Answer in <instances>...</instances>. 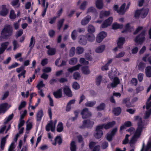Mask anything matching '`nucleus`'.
<instances>
[{"label": "nucleus", "instance_id": "obj_50", "mask_svg": "<svg viewBox=\"0 0 151 151\" xmlns=\"http://www.w3.org/2000/svg\"><path fill=\"white\" fill-rule=\"evenodd\" d=\"M105 106V105L104 103H101L96 107V109L98 110L101 111L104 109Z\"/></svg>", "mask_w": 151, "mask_h": 151}, {"label": "nucleus", "instance_id": "obj_13", "mask_svg": "<svg viewBox=\"0 0 151 151\" xmlns=\"http://www.w3.org/2000/svg\"><path fill=\"white\" fill-rule=\"evenodd\" d=\"M113 21V18L111 17L109 18L106 20L101 25L102 28H105L110 25Z\"/></svg>", "mask_w": 151, "mask_h": 151}, {"label": "nucleus", "instance_id": "obj_64", "mask_svg": "<svg viewBox=\"0 0 151 151\" xmlns=\"http://www.w3.org/2000/svg\"><path fill=\"white\" fill-rule=\"evenodd\" d=\"M151 114V109H150L146 112L145 115V119L147 118Z\"/></svg>", "mask_w": 151, "mask_h": 151}, {"label": "nucleus", "instance_id": "obj_51", "mask_svg": "<svg viewBox=\"0 0 151 151\" xmlns=\"http://www.w3.org/2000/svg\"><path fill=\"white\" fill-rule=\"evenodd\" d=\"M76 147L74 141H72L70 144V149L71 151H76Z\"/></svg>", "mask_w": 151, "mask_h": 151}, {"label": "nucleus", "instance_id": "obj_33", "mask_svg": "<svg viewBox=\"0 0 151 151\" xmlns=\"http://www.w3.org/2000/svg\"><path fill=\"white\" fill-rule=\"evenodd\" d=\"M121 109L119 107L114 108L113 109V112L116 115H119L121 112Z\"/></svg>", "mask_w": 151, "mask_h": 151}, {"label": "nucleus", "instance_id": "obj_1", "mask_svg": "<svg viewBox=\"0 0 151 151\" xmlns=\"http://www.w3.org/2000/svg\"><path fill=\"white\" fill-rule=\"evenodd\" d=\"M138 119L137 129L129 142V143L131 144H134L136 143L137 139L140 137L143 129L146 127V125L144 124L142 122V119L139 118L138 116L136 117V119Z\"/></svg>", "mask_w": 151, "mask_h": 151}, {"label": "nucleus", "instance_id": "obj_6", "mask_svg": "<svg viewBox=\"0 0 151 151\" xmlns=\"http://www.w3.org/2000/svg\"><path fill=\"white\" fill-rule=\"evenodd\" d=\"M94 122L93 121L90 119L86 120L83 121V124L80 127L81 128H84L85 127H92L94 124Z\"/></svg>", "mask_w": 151, "mask_h": 151}, {"label": "nucleus", "instance_id": "obj_37", "mask_svg": "<svg viewBox=\"0 0 151 151\" xmlns=\"http://www.w3.org/2000/svg\"><path fill=\"white\" fill-rule=\"evenodd\" d=\"M75 116L70 119L68 121L67 123V126L68 127H69L70 126V125H69L68 124L70 120H71L72 121H74L77 118L78 116V113L77 112H75Z\"/></svg>", "mask_w": 151, "mask_h": 151}, {"label": "nucleus", "instance_id": "obj_60", "mask_svg": "<svg viewBox=\"0 0 151 151\" xmlns=\"http://www.w3.org/2000/svg\"><path fill=\"white\" fill-rule=\"evenodd\" d=\"M76 30H74L71 33V37L73 40H75L76 37Z\"/></svg>", "mask_w": 151, "mask_h": 151}, {"label": "nucleus", "instance_id": "obj_3", "mask_svg": "<svg viewBox=\"0 0 151 151\" xmlns=\"http://www.w3.org/2000/svg\"><path fill=\"white\" fill-rule=\"evenodd\" d=\"M143 27L142 26L138 27L134 32V35L137 34L141 30H142L141 33L135 38L134 41L136 42L142 43L145 40V35L146 32L145 29H143Z\"/></svg>", "mask_w": 151, "mask_h": 151}, {"label": "nucleus", "instance_id": "obj_62", "mask_svg": "<svg viewBox=\"0 0 151 151\" xmlns=\"http://www.w3.org/2000/svg\"><path fill=\"white\" fill-rule=\"evenodd\" d=\"M19 65V64L17 63H14L12 64L11 65L9 66L8 68L9 69H11L17 67Z\"/></svg>", "mask_w": 151, "mask_h": 151}, {"label": "nucleus", "instance_id": "obj_17", "mask_svg": "<svg viewBox=\"0 0 151 151\" xmlns=\"http://www.w3.org/2000/svg\"><path fill=\"white\" fill-rule=\"evenodd\" d=\"M79 42L81 45H85L87 43L86 36L80 35L79 37Z\"/></svg>", "mask_w": 151, "mask_h": 151}, {"label": "nucleus", "instance_id": "obj_57", "mask_svg": "<svg viewBox=\"0 0 151 151\" xmlns=\"http://www.w3.org/2000/svg\"><path fill=\"white\" fill-rule=\"evenodd\" d=\"M15 143L14 142H12L8 149V151H14V150L15 147Z\"/></svg>", "mask_w": 151, "mask_h": 151}, {"label": "nucleus", "instance_id": "obj_15", "mask_svg": "<svg viewBox=\"0 0 151 151\" xmlns=\"http://www.w3.org/2000/svg\"><path fill=\"white\" fill-rule=\"evenodd\" d=\"M8 104L5 103L0 104V114L4 113L7 110Z\"/></svg>", "mask_w": 151, "mask_h": 151}, {"label": "nucleus", "instance_id": "obj_47", "mask_svg": "<svg viewBox=\"0 0 151 151\" xmlns=\"http://www.w3.org/2000/svg\"><path fill=\"white\" fill-rule=\"evenodd\" d=\"M76 52L78 54H82L84 51L83 48L81 47H78L76 48Z\"/></svg>", "mask_w": 151, "mask_h": 151}, {"label": "nucleus", "instance_id": "obj_36", "mask_svg": "<svg viewBox=\"0 0 151 151\" xmlns=\"http://www.w3.org/2000/svg\"><path fill=\"white\" fill-rule=\"evenodd\" d=\"M19 0H13L12 3V5L14 6V8H17L19 7L20 4L19 3Z\"/></svg>", "mask_w": 151, "mask_h": 151}, {"label": "nucleus", "instance_id": "obj_16", "mask_svg": "<svg viewBox=\"0 0 151 151\" xmlns=\"http://www.w3.org/2000/svg\"><path fill=\"white\" fill-rule=\"evenodd\" d=\"M46 48L48 49L47 53L49 55H54L56 52V49L54 48H51L50 45H47L46 46Z\"/></svg>", "mask_w": 151, "mask_h": 151}, {"label": "nucleus", "instance_id": "obj_25", "mask_svg": "<svg viewBox=\"0 0 151 151\" xmlns=\"http://www.w3.org/2000/svg\"><path fill=\"white\" fill-rule=\"evenodd\" d=\"M53 95L56 98H59L62 96V90L60 89L56 92L53 93Z\"/></svg>", "mask_w": 151, "mask_h": 151}, {"label": "nucleus", "instance_id": "obj_55", "mask_svg": "<svg viewBox=\"0 0 151 151\" xmlns=\"http://www.w3.org/2000/svg\"><path fill=\"white\" fill-rule=\"evenodd\" d=\"M130 135L127 134L126 135L123 141L122 144L124 145L127 144L129 142V137Z\"/></svg>", "mask_w": 151, "mask_h": 151}, {"label": "nucleus", "instance_id": "obj_35", "mask_svg": "<svg viewBox=\"0 0 151 151\" xmlns=\"http://www.w3.org/2000/svg\"><path fill=\"white\" fill-rule=\"evenodd\" d=\"M63 124L62 122H60L58 124L57 127V131L58 132H61L63 131Z\"/></svg>", "mask_w": 151, "mask_h": 151}, {"label": "nucleus", "instance_id": "obj_43", "mask_svg": "<svg viewBox=\"0 0 151 151\" xmlns=\"http://www.w3.org/2000/svg\"><path fill=\"white\" fill-rule=\"evenodd\" d=\"M73 77L75 80H79L81 77V75L78 72H76L73 74Z\"/></svg>", "mask_w": 151, "mask_h": 151}, {"label": "nucleus", "instance_id": "obj_11", "mask_svg": "<svg viewBox=\"0 0 151 151\" xmlns=\"http://www.w3.org/2000/svg\"><path fill=\"white\" fill-rule=\"evenodd\" d=\"M120 83V81L118 78L117 77H114V78L113 82L110 84H108L107 87L108 88H110L111 87L112 88L115 87Z\"/></svg>", "mask_w": 151, "mask_h": 151}, {"label": "nucleus", "instance_id": "obj_42", "mask_svg": "<svg viewBox=\"0 0 151 151\" xmlns=\"http://www.w3.org/2000/svg\"><path fill=\"white\" fill-rule=\"evenodd\" d=\"M96 103V101H89L85 103V106H86L93 107Z\"/></svg>", "mask_w": 151, "mask_h": 151}, {"label": "nucleus", "instance_id": "obj_5", "mask_svg": "<svg viewBox=\"0 0 151 151\" xmlns=\"http://www.w3.org/2000/svg\"><path fill=\"white\" fill-rule=\"evenodd\" d=\"M103 127V126H98L96 127L95 133L94 134L96 138L99 139L103 135V134L102 130Z\"/></svg>", "mask_w": 151, "mask_h": 151}, {"label": "nucleus", "instance_id": "obj_7", "mask_svg": "<svg viewBox=\"0 0 151 151\" xmlns=\"http://www.w3.org/2000/svg\"><path fill=\"white\" fill-rule=\"evenodd\" d=\"M57 122V120H55L54 122V124H53L52 121L51 120L46 126V130L49 132L50 130H51L52 132H54L55 130V127Z\"/></svg>", "mask_w": 151, "mask_h": 151}, {"label": "nucleus", "instance_id": "obj_23", "mask_svg": "<svg viewBox=\"0 0 151 151\" xmlns=\"http://www.w3.org/2000/svg\"><path fill=\"white\" fill-rule=\"evenodd\" d=\"M125 42V39L123 37H120L119 38L117 45L118 47L119 48L122 47V46Z\"/></svg>", "mask_w": 151, "mask_h": 151}, {"label": "nucleus", "instance_id": "obj_30", "mask_svg": "<svg viewBox=\"0 0 151 151\" xmlns=\"http://www.w3.org/2000/svg\"><path fill=\"white\" fill-rule=\"evenodd\" d=\"M96 6L99 9H101L103 7L102 0H97L96 2Z\"/></svg>", "mask_w": 151, "mask_h": 151}, {"label": "nucleus", "instance_id": "obj_20", "mask_svg": "<svg viewBox=\"0 0 151 151\" xmlns=\"http://www.w3.org/2000/svg\"><path fill=\"white\" fill-rule=\"evenodd\" d=\"M115 121H112L109 122L106 124H103L99 126H103V129L104 128L105 129H108L112 127L115 124Z\"/></svg>", "mask_w": 151, "mask_h": 151}, {"label": "nucleus", "instance_id": "obj_49", "mask_svg": "<svg viewBox=\"0 0 151 151\" xmlns=\"http://www.w3.org/2000/svg\"><path fill=\"white\" fill-rule=\"evenodd\" d=\"M13 44L14 46L13 50H15L17 48L19 47L17 40H14L13 41Z\"/></svg>", "mask_w": 151, "mask_h": 151}, {"label": "nucleus", "instance_id": "obj_4", "mask_svg": "<svg viewBox=\"0 0 151 151\" xmlns=\"http://www.w3.org/2000/svg\"><path fill=\"white\" fill-rule=\"evenodd\" d=\"M12 28L11 26L6 25L1 31V37L4 39L7 38L12 35Z\"/></svg>", "mask_w": 151, "mask_h": 151}, {"label": "nucleus", "instance_id": "obj_46", "mask_svg": "<svg viewBox=\"0 0 151 151\" xmlns=\"http://www.w3.org/2000/svg\"><path fill=\"white\" fill-rule=\"evenodd\" d=\"M145 66V63L142 62H140L138 66L139 70L141 71H142L143 70Z\"/></svg>", "mask_w": 151, "mask_h": 151}, {"label": "nucleus", "instance_id": "obj_22", "mask_svg": "<svg viewBox=\"0 0 151 151\" xmlns=\"http://www.w3.org/2000/svg\"><path fill=\"white\" fill-rule=\"evenodd\" d=\"M149 11L147 8L143 9L140 10V16L142 18L145 17L147 15Z\"/></svg>", "mask_w": 151, "mask_h": 151}, {"label": "nucleus", "instance_id": "obj_12", "mask_svg": "<svg viewBox=\"0 0 151 151\" xmlns=\"http://www.w3.org/2000/svg\"><path fill=\"white\" fill-rule=\"evenodd\" d=\"M82 117L83 119L86 118L90 117L91 115V112L88 111L87 108L84 109L81 112Z\"/></svg>", "mask_w": 151, "mask_h": 151}, {"label": "nucleus", "instance_id": "obj_53", "mask_svg": "<svg viewBox=\"0 0 151 151\" xmlns=\"http://www.w3.org/2000/svg\"><path fill=\"white\" fill-rule=\"evenodd\" d=\"M25 67L24 66L22 65L19 68H18L16 69V70L17 72L18 73H19L21 72H23L25 70H24Z\"/></svg>", "mask_w": 151, "mask_h": 151}, {"label": "nucleus", "instance_id": "obj_54", "mask_svg": "<svg viewBox=\"0 0 151 151\" xmlns=\"http://www.w3.org/2000/svg\"><path fill=\"white\" fill-rule=\"evenodd\" d=\"M75 48L74 47H72L70 50L69 55L70 57L73 56L75 54Z\"/></svg>", "mask_w": 151, "mask_h": 151}, {"label": "nucleus", "instance_id": "obj_48", "mask_svg": "<svg viewBox=\"0 0 151 151\" xmlns=\"http://www.w3.org/2000/svg\"><path fill=\"white\" fill-rule=\"evenodd\" d=\"M77 62V59L76 58H71L69 61V63L71 65L75 64Z\"/></svg>", "mask_w": 151, "mask_h": 151}, {"label": "nucleus", "instance_id": "obj_24", "mask_svg": "<svg viewBox=\"0 0 151 151\" xmlns=\"http://www.w3.org/2000/svg\"><path fill=\"white\" fill-rule=\"evenodd\" d=\"M81 66V64H78L71 68H69L68 69V72L72 73L74 71L78 70Z\"/></svg>", "mask_w": 151, "mask_h": 151}, {"label": "nucleus", "instance_id": "obj_31", "mask_svg": "<svg viewBox=\"0 0 151 151\" xmlns=\"http://www.w3.org/2000/svg\"><path fill=\"white\" fill-rule=\"evenodd\" d=\"M88 31L90 34H92L95 31V27L92 25H89L88 27Z\"/></svg>", "mask_w": 151, "mask_h": 151}, {"label": "nucleus", "instance_id": "obj_56", "mask_svg": "<svg viewBox=\"0 0 151 151\" xmlns=\"http://www.w3.org/2000/svg\"><path fill=\"white\" fill-rule=\"evenodd\" d=\"M80 62L81 63L84 65H87L88 64V62L86 61L83 58H81L80 59Z\"/></svg>", "mask_w": 151, "mask_h": 151}, {"label": "nucleus", "instance_id": "obj_28", "mask_svg": "<svg viewBox=\"0 0 151 151\" xmlns=\"http://www.w3.org/2000/svg\"><path fill=\"white\" fill-rule=\"evenodd\" d=\"M145 73L147 77H151V66L147 67L145 69Z\"/></svg>", "mask_w": 151, "mask_h": 151}, {"label": "nucleus", "instance_id": "obj_26", "mask_svg": "<svg viewBox=\"0 0 151 151\" xmlns=\"http://www.w3.org/2000/svg\"><path fill=\"white\" fill-rule=\"evenodd\" d=\"M86 36V39L90 42H92L95 40V36L92 34H87Z\"/></svg>", "mask_w": 151, "mask_h": 151}, {"label": "nucleus", "instance_id": "obj_41", "mask_svg": "<svg viewBox=\"0 0 151 151\" xmlns=\"http://www.w3.org/2000/svg\"><path fill=\"white\" fill-rule=\"evenodd\" d=\"M16 17L14 11L12 9L11 10L9 14V17L11 19H14Z\"/></svg>", "mask_w": 151, "mask_h": 151}, {"label": "nucleus", "instance_id": "obj_40", "mask_svg": "<svg viewBox=\"0 0 151 151\" xmlns=\"http://www.w3.org/2000/svg\"><path fill=\"white\" fill-rule=\"evenodd\" d=\"M133 28L132 27H130L129 24H127L125 26V29L122 31V33H124L127 31L131 32Z\"/></svg>", "mask_w": 151, "mask_h": 151}, {"label": "nucleus", "instance_id": "obj_18", "mask_svg": "<svg viewBox=\"0 0 151 151\" xmlns=\"http://www.w3.org/2000/svg\"><path fill=\"white\" fill-rule=\"evenodd\" d=\"M63 91L64 93L66 96L69 97L72 96V92L68 86H65L63 88Z\"/></svg>", "mask_w": 151, "mask_h": 151}, {"label": "nucleus", "instance_id": "obj_59", "mask_svg": "<svg viewBox=\"0 0 151 151\" xmlns=\"http://www.w3.org/2000/svg\"><path fill=\"white\" fill-rule=\"evenodd\" d=\"M73 87L75 89H78L80 88V86L77 82H74L73 83Z\"/></svg>", "mask_w": 151, "mask_h": 151}, {"label": "nucleus", "instance_id": "obj_29", "mask_svg": "<svg viewBox=\"0 0 151 151\" xmlns=\"http://www.w3.org/2000/svg\"><path fill=\"white\" fill-rule=\"evenodd\" d=\"M35 42V38L33 36H32L30 39V42L29 44V47H30V50L32 49L34 46Z\"/></svg>", "mask_w": 151, "mask_h": 151}, {"label": "nucleus", "instance_id": "obj_2", "mask_svg": "<svg viewBox=\"0 0 151 151\" xmlns=\"http://www.w3.org/2000/svg\"><path fill=\"white\" fill-rule=\"evenodd\" d=\"M138 119L137 129L129 142V143L131 144H134L136 143L137 139L140 137L143 129L146 127V125L144 124L142 122V119L139 118L138 116L136 117V119Z\"/></svg>", "mask_w": 151, "mask_h": 151}, {"label": "nucleus", "instance_id": "obj_34", "mask_svg": "<svg viewBox=\"0 0 151 151\" xmlns=\"http://www.w3.org/2000/svg\"><path fill=\"white\" fill-rule=\"evenodd\" d=\"M102 80V77L101 75H99L96 77V84L97 86L99 85Z\"/></svg>", "mask_w": 151, "mask_h": 151}, {"label": "nucleus", "instance_id": "obj_32", "mask_svg": "<svg viewBox=\"0 0 151 151\" xmlns=\"http://www.w3.org/2000/svg\"><path fill=\"white\" fill-rule=\"evenodd\" d=\"M105 48V46L103 45L98 47L95 50L97 53H101L103 51Z\"/></svg>", "mask_w": 151, "mask_h": 151}, {"label": "nucleus", "instance_id": "obj_9", "mask_svg": "<svg viewBox=\"0 0 151 151\" xmlns=\"http://www.w3.org/2000/svg\"><path fill=\"white\" fill-rule=\"evenodd\" d=\"M126 6V4L124 3L120 7V9L117 10V9L118 7L117 5H115L114 6V9L116 11H117V12L120 14L123 15L124 14L125 11L124 10L125 6Z\"/></svg>", "mask_w": 151, "mask_h": 151}, {"label": "nucleus", "instance_id": "obj_21", "mask_svg": "<svg viewBox=\"0 0 151 151\" xmlns=\"http://www.w3.org/2000/svg\"><path fill=\"white\" fill-rule=\"evenodd\" d=\"M43 115V111L42 110L39 111L36 114V119L37 121H40Z\"/></svg>", "mask_w": 151, "mask_h": 151}, {"label": "nucleus", "instance_id": "obj_39", "mask_svg": "<svg viewBox=\"0 0 151 151\" xmlns=\"http://www.w3.org/2000/svg\"><path fill=\"white\" fill-rule=\"evenodd\" d=\"M110 14V12L109 11H104L101 12L100 14V17L102 18L104 16H107Z\"/></svg>", "mask_w": 151, "mask_h": 151}, {"label": "nucleus", "instance_id": "obj_14", "mask_svg": "<svg viewBox=\"0 0 151 151\" xmlns=\"http://www.w3.org/2000/svg\"><path fill=\"white\" fill-rule=\"evenodd\" d=\"M9 45V42H6L1 44V47H0V55L4 53Z\"/></svg>", "mask_w": 151, "mask_h": 151}, {"label": "nucleus", "instance_id": "obj_38", "mask_svg": "<svg viewBox=\"0 0 151 151\" xmlns=\"http://www.w3.org/2000/svg\"><path fill=\"white\" fill-rule=\"evenodd\" d=\"M62 143V139L59 136L57 137L55 139V142L53 143L54 145H56L57 143H58L59 145H60Z\"/></svg>", "mask_w": 151, "mask_h": 151}, {"label": "nucleus", "instance_id": "obj_8", "mask_svg": "<svg viewBox=\"0 0 151 151\" xmlns=\"http://www.w3.org/2000/svg\"><path fill=\"white\" fill-rule=\"evenodd\" d=\"M8 13V9L5 5H3L0 7V15L2 16H6Z\"/></svg>", "mask_w": 151, "mask_h": 151}, {"label": "nucleus", "instance_id": "obj_61", "mask_svg": "<svg viewBox=\"0 0 151 151\" xmlns=\"http://www.w3.org/2000/svg\"><path fill=\"white\" fill-rule=\"evenodd\" d=\"M24 120L21 119H19V123L18 125V127L19 129L21 127L23 126L24 123Z\"/></svg>", "mask_w": 151, "mask_h": 151}, {"label": "nucleus", "instance_id": "obj_45", "mask_svg": "<svg viewBox=\"0 0 151 151\" xmlns=\"http://www.w3.org/2000/svg\"><path fill=\"white\" fill-rule=\"evenodd\" d=\"M6 139L5 138H2L1 139V143L0 147L2 150H4L5 144L6 143Z\"/></svg>", "mask_w": 151, "mask_h": 151}, {"label": "nucleus", "instance_id": "obj_44", "mask_svg": "<svg viewBox=\"0 0 151 151\" xmlns=\"http://www.w3.org/2000/svg\"><path fill=\"white\" fill-rule=\"evenodd\" d=\"M112 27L113 29H116L119 28H122V26L116 23H115L113 24Z\"/></svg>", "mask_w": 151, "mask_h": 151}, {"label": "nucleus", "instance_id": "obj_19", "mask_svg": "<svg viewBox=\"0 0 151 151\" xmlns=\"http://www.w3.org/2000/svg\"><path fill=\"white\" fill-rule=\"evenodd\" d=\"M91 19V17L90 16L88 15L86 16L81 20V24L83 25H86L89 22Z\"/></svg>", "mask_w": 151, "mask_h": 151}, {"label": "nucleus", "instance_id": "obj_27", "mask_svg": "<svg viewBox=\"0 0 151 151\" xmlns=\"http://www.w3.org/2000/svg\"><path fill=\"white\" fill-rule=\"evenodd\" d=\"M82 73L86 75H88L90 73V71L88 66H84L82 67Z\"/></svg>", "mask_w": 151, "mask_h": 151}, {"label": "nucleus", "instance_id": "obj_52", "mask_svg": "<svg viewBox=\"0 0 151 151\" xmlns=\"http://www.w3.org/2000/svg\"><path fill=\"white\" fill-rule=\"evenodd\" d=\"M64 21V19H62L59 21L58 24V29H60L61 28Z\"/></svg>", "mask_w": 151, "mask_h": 151}, {"label": "nucleus", "instance_id": "obj_58", "mask_svg": "<svg viewBox=\"0 0 151 151\" xmlns=\"http://www.w3.org/2000/svg\"><path fill=\"white\" fill-rule=\"evenodd\" d=\"M13 116L14 114H13L9 115L8 117L6 119V121L4 122L5 124H6L9 121H10L13 118Z\"/></svg>", "mask_w": 151, "mask_h": 151}, {"label": "nucleus", "instance_id": "obj_63", "mask_svg": "<svg viewBox=\"0 0 151 151\" xmlns=\"http://www.w3.org/2000/svg\"><path fill=\"white\" fill-rule=\"evenodd\" d=\"M87 4L86 1H84L80 6V9L81 10H84L85 9V7Z\"/></svg>", "mask_w": 151, "mask_h": 151}, {"label": "nucleus", "instance_id": "obj_10", "mask_svg": "<svg viewBox=\"0 0 151 151\" xmlns=\"http://www.w3.org/2000/svg\"><path fill=\"white\" fill-rule=\"evenodd\" d=\"M107 36L106 32H102L99 33L97 36L96 38V41L98 43L101 42Z\"/></svg>", "mask_w": 151, "mask_h": 151}]
</instances>
